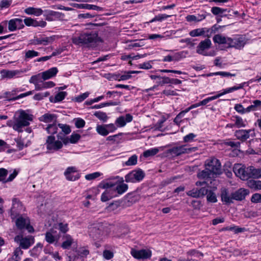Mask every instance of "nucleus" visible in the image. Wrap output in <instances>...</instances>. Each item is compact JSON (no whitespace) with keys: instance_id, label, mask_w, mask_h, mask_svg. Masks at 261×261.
I'll return each mask as SVG.
<instances>
[{"instance_id":"obj_38","label":"nucleus","mask_w":261,"mask_h":261,"mask_svg":"<svg viewBox=\"0 0 261 261\" xmlns=\"http://www.w3.org/2000/svg\"><path fill=\"white\" fill-rule=\"evenodd\" d=\"M128 189L127 185L125 184H121L116 186L115 191H116L118 194H122L124 193Z\"/></svg>"},{"instance_id":"obj_36","label":"nucleus","mask_w":261,"mask_h":261,"mask_svg":"<svg viewBox=\"0 0 261 261\" xmlns=\"http://www.w3.org/2000/svg\"><path fill=\"white\" fill-rule=\"evenodd\" d=\"M261 101L259 100H255L252 101V104L246 108L247 111L250 112L251 111H255L260 107Z\"/></svg>"},{"instance_id":"obj_31","label":"nucleus","mask_w":261,"mask_h":261,"mask_svg":"<svg viewBox=\"0 0 261 261\" xmlns=\"http://www.w3.org/2000/svg\"><path fill=\"white\" fill-rule=\"evenodd\" d=\"M230 38L225 37L221 35L217 34L213 37V40L218 44H227L229 42Z\"/></svg>"},{"instance_id":"obj_2","label":"nucleus","mask_w":261,"mask_h":261,"mask_svg":"<svg viewBox=\"0 0 261 261\" xmlns=\"http://www.w3.org/2000/svg\"><path fill=\"white\" fill-rule=\"evenodd\" d=\"M15 124L14 126V129L21 133L23 132L22 128L29 125L30 122L33 120V115L21 110L19 111L18 116L15 117Z\"/></svg>"},{"instance_id":"obj_7","label":"nucleus","mask_w":261,"mask_h":261,"mask_svg":"<svg viewBox=\"0 0 261 261\" xmlns=\"http://www.w3.org/2000/svg\"><path fill=\"white\" fill-rule=\"evenodd\" d=\"M14 241L19 243L20 247L24 249L29 248L34 243V238L32 237L23 238L20 235L14 238Z\"/></svg>"},{"instance_id":"obj_20","label":"nucleus","mask_w":261,"mask_h":261,"mask_svg":"<svg viewBox=\"0 0 261 261\" xmlns=\"http://www.w3.org/2000/svg\"><path fill=\"white\" fill-rule=\"evenodd\" d=\"M46 19L48 21H53L56 19H60L64 16V14L59 12H56L51 10H46L45 11Z\"/></svg>"},{"instance_id":"obj_44","label":"nucleus","mask_w":261,"mask_h":261,"mask_svg":"<svg viewBox=\"0 0 261 261\" xmlns=\"http://www.w3.org/2000/svg\"><path fill=\"white\" fill-rule=\"evenodd\" d=\"M207 200L210 202H217V198L215 194L211 190L208 191L207 190Z\"/></svg>"},{"instance_id":"obj_55","label":"nucleus","mask_w":261,"mask_h":261,"mask_svg":"<svg viewBox=\"0 0 261 261\" xmlns=\"http://www.w3.org/2000/svg\"><path fill=\"white\" fill-rule=\"evenodd\" d=\"M8 170L5 168H0V181H5V178L8 174Z\"/></svg>"},{"instance_id":"obj_1","label":"nucleus","mask_w":261,"mask_h":261,"mask_svg":"<svg viewBox=\"0 0 261 261\" xmlns=\"http://www.w3.org/2000/svg\"><path fill=\"white\" fill-rule=\"evenodd\" d=\"M98 34L95 31L83 32L79 36L73 37L72 41L75 45L89 44L95 43Z\"/></svg>"},{"instance_id":"obj_47","label":"nucleus","mask_w":261,"mask_h":261,"mask_svg":"<svg viewBox=\"0 0 261 261\" xmlns=\"http://www.w3.org/2000/svg\"><path fill=\"white\" fill-rule=\"evenodd\" d=\"M22 90H17V89H14L12 90L11 92H6L5 93V97L8 99L9 101H12V99L11 98H13L14 97H12V96L15 95L16 94V92L22 91Z\"/></svg>"},{"instance_id":"obj_21","label":"nucleus","mask_w":261,"mask_h":261,"mask_svg":"<svg viewBox=\"0 0 261 261\" xmlns=\"http://www.w3.org/2000/svg\"><path fill=\"white\" fill-rule=\"evenodd\" d=\"M248 194V191L247 190L241 188L237 191L232 193L231 196L234 200H242L244 199Z\"/></svg>"},{"instance_id":"obj_25","label":"nucleus","mask_w":261,"mask_h":261,"mask_svg":"<svg viewBox=\"0 0 261 261\" xmlns=\"http://www.w3.org/2000/svg\"><path fill=\"white\" fill-rule=\"evenodd\" d=\"M58 70L56 67H53L41 73L42 78L43 80H46L55 76Z\"/></svg>"},{"instance_id":"obj_60","label":"nucleus","mask_w":261,"mask_h":261,"mask_svg":"<svg viewBox=\"0 0 261 261\" xmlns=\"http://www.w3.org/2000/svg\"><path fill=\"white\" fill-rule=\"evenodd\" d=\"M89 92H85V93L78 96L77 97H75L76 101L79 102H82L89 96Z\"/></svg>"},{"instance_id":"obj_40","label":"nucleus","mask_w":261,"mask_h":261,"mask_svg":"<svg viewBox=\"0 0 261 261\" xmlns=\"http://www.w3.org/2000/svg\"><path fill=\"white\" fill-rule=\"evenodd\" d=\"M159 151L158 148H153L148 149L143 152V156L145 158L153 156L157 154Z\"/></svg>"},{"instance_id":"obj_57","label":"nucleus","mask_w":261,"mask_h":261,"mask_svg":"<svg viewBox=\"0 0 261 261\" xmlns=\"http://www.w3.org/2000/svg\"><path fill=\"white\" fill-rule=\"evenodd\" d=\"M151 61H149L147 62H144L142 64H140L138 65V67L140 69H149L152 68V66L150 64V62Z\"/></svg>"},{"instance_id":"obj_26","label":"nucleus","mask_w":261,"mask_h":261,"mask_svg":"<svg viewBox=\"0 0 261 261\" xmlns=\"http://www.w3.org/2000/svg\"><path fill=\"white\" fill-rule=\"evenodd\" d=\"M185 145L174 147L168 150V152L172 155L178 156L185 153Z\"/></svg>"},{"instance_id":"obj_24","label":"nucleus","mask_w":261,"mask_h":261,"mask_svg":"<svg viewBox=\"0 0 261 261\" xmlns=\"http://www.w3.org/2000/svg\"><path fill=\"white\" fill-rule=\"evenodd\" d=\"M55 39V36L37 38L34 40V43L36 45L43 44L44 45H46L49 43H51Z\"/></svg>"},{"instance_id":"obj_22","label":"nucleus","mask_w":261,"mask_h":261,"mask_svg":"<svg viewBox=\"0 0 261 261\" xmlns=\"http://www.w3.org/2000/svg\"><path fill=\"white\" fill-rule=\"evenodd\" d=\"M71 6L74 8L78 9H85L88 10H94L96 11H101L102 8L98 7L96 5H90V4H71Z\"/></svg>"},{"instance_id":"obj_59","label":"nucleus","mask_w":261,"mask_h":261,"mask_svg":"<svg viewBox=\"0 0 261 261\" xmlns=\"http://www.w3.org/2000/svg\"><path fill=\"white\" fill-rule=\"evenodd\" d=\"M11 4V1L2 0L0 3V8L1 9L3 8H8Z\"/></svg>"},{"instance_id":"obj_32","label":"nucleus","mask_w":261,"mask_h":261,"mask_svg":"<svg viewBox=\"0 0 261 261\" xmlns=\"http://www.w3.org/2000/svg\"><path fill=\"white\" fill-rule=\"evenodd\" d=\"M24 12L29 15L40 16L43 13V10L40 8L29 7L24 10Z\"/></svg>"},{"instance_id":"obj_13","label":"nucleus","mask_w":261,"mask_h":261,"mask_svg":"<svg viewBox=\"0 0 261 261\" xmlns=\"http://www.w3.org/2000/svg\"><path fill=\"white\" fill-rule=\"evenodd\" d=\"M207 193V189L205 187L200 189L194 188L187 192V194L193 198H200L204 196Z\"/></svg>"},{"instance_id":"obj_37","label":"nucleus","mask_w":261,"mask_h":261,"mask_svg":"<svg viewBox=\"0 0 261 261\" xmlns=\"http://www.w3.org/2000/svg\"><path fill=\"white\" fill-rule=\"evenodd\" d=\"M45 130L49 134L54 135L56 134L58 130L57 123L56 122L48 124L45 128Z\"/></svg>"},{"instance_id":"obj_39","label":"nucleus","mask_w":261,"mask_h":261,"mask_svg":"<svg viewBox=\"0 0 261 261\" xmlns=\"http://www.w3.org/2000/svg\"><path fill=\"white\" fill-rule=\"evenodd\" d=\"M96 131L99 134L104 136H107L109 134V130L106 127V125H97L96 126Z\"/></svg>"},{"instance_id":"obj_43","label":"nucleus","mask_w":261,"mask_h":261,"mask_svg":"<svg viewBox=\"0 0 261 261\" xmlns=\"http://www.w3.org/2000/svg\"><path fill=\"white\" fill-rule=\"evenodd\" d=\"M137 156L134 154L129 158L128 160L125 162V165L128 166L135 165L137 163Z\"/></svg>"},{"instance_id":"obj_51","label":"nucleus","mask_w":261,"mask_h":261,"mask_svg":"<svg viewBox=\"0 0 261 261\" xmlns=\"http://www.w3.org/2000/svg\"><path fill=\"white\" fill-rule=\"evenodd\" d=\"M101 173H100V172H94L93 173L87 174L85 176V178L87 180H93V179L96 178L98 177L99 176H100L101 175Z\"/></svg>"},{"instance_id":"obj_58","label":"nucleus","mask_w":261,"mask_h":261,"mask_svg":"<svg viewBox=\"0 0 261 261\" xmlns=\"http://www.w3.org/2000/svg\"><path fill=\"white\" fill-rule=\"evenodd\" d=\"M216 99H217V96H216L215 95L205 98L199 102L200 106L206 105L210 101L215 100Z\"/></svg>"},{"instance_id":"obj_9","label":"nucleus","mask_w":261,"mask_h":261,"mask_svg":"<svg viewBox=\"0 0 261 261\" xmlns=\"http://www.w3.org/2000/svg\"><path fill=\"white\" fill-rule=\"evenodd\" d=\"M46 144L48 150H58L63 146L62 142L59 140L56 141L55 137L52 135L48 136Z\"/></svg>"},{"instance_id":"obj_63","label":"nucleus","mask_w":261,"mask_h":261,"mask_svg":"<svg viewBox=\"0 0 261 261\" xmlns=\"http://www.w3.org/2000/svg\"><path fill=\"white\" fill-rule=\"evenodd\" d=\"M85 124V121L81 118H78L75 120V125L77 128H82Z\"/></svg>"},{"instance_id":"obj_42","label":"nucleus","mask_w":261,"mask_h":261,"mask_svg":"<svg viewBox=\"0 0 261 261\" xmlns=\"http://www.w3.org/2000/svg\"><path fill=\"white\" fill-rule=\"evenodd\" d=\"M221 75L222 76H235L236 75L234 73H230V72H224V71H219V72H216L214 73H211L207 74V76H212V75Z\"/></svg>"},{"instance_id":"obj_4","label":"nucleus","mask_w":261,"mask_h":261,"mask_svg":"<svg viewBox=\"0 0 261 261\" xmlns=\"http://www.w3.org/2000/svg\"><path fill=\"white\" fill-rule=\"evenodd\" d=\"M250 166L246 168L241 164H236L233 167V171L236 175L242 180H247L250 178Z\"/></svg>"},{"instance_id":"obj_14","label":"nucleus","mask_w":261,"mask_h":261,"mask_svg":"<svg viewBox=\"0 0 261 261\" xmlns=\"http://www.w3.org/2000/svg\"><path fill=\"white\" fill-rule=\"evenodd\" d=\"M24 27L23 21L20 18L11 19L8 22V29L10 31H14L16 29H21Z\"/></svg>"},{"instance_id":"obj_62","label":"nucleus","mask_w":261,"mask_h":261,"mask_svg":"<svg viewBox=\"0 0 261 261\" xmlns=\"http://www.w3.org/2000/svg\"><path fill=\"white\" fill-rule=\"evenodd\" d=\"M187 254L191 256H195L197 257L203 256V253L199 252L195 250H192L187 252Z\"/></svg>"},{"instance_id":"obj_15","label":"nucleus","mask_w":261,"mask_h":261,"mask_svg":"<svg viewBox=\"0 0 261 261\" xmlns=\"http://www.w3.org/2000/svg\"><path fill=\"white\" fill-rule=\"evenodd\" d=\"M59 238V235L57 233V231L54 229L47 231L45 234V240L49 244H53L55 242H57Z\"/></svg>"},{"instance_id":"obj_17","label":"nucleus","mask_w":261,"mask_h":261,"mask_svg":"<svg viewBox=\"0 0 261 261\" xmlns=\"http://www.w3.org/2000/svg\"><path fill=\"white\" fill-rule=\"evenodd\" d=\"M251 132H252L251 129H239L235 132L234 136L238 140L244 142L249 138Z\"/></svg>"},{"instance_id":"obj_19","label":"nucleus","mask_w":261,"mask_h":261,"mask_svg":"<svg viewBox=\"0 0 261 261\" xmlns=\"http://www.w3.org/2000/svg\"><path fill=\"white\" fill-rule=\"evenodd\" d=\"M24 24L27 26H33V27H44L46 25V22L43 20L37 21L30 17L24 19L23 21Z\"/></svg>"},{"instance_id":"obj_18","label":"nucleus","mask_w":261,"mask_h":261,"mask_svg":"<svg viewBox=\"0 0 261 261\" xmlns=\"http://www.w3.org/2000/svg\"><path fill=\"white\" fill-rule=\"evenodd\" d=\"M1 73L3 77L11 79L19 76L20 74L23 73V71L21 70H8L4 69L1 71Z\"/></svg>"},{"instance_id":"obj_3","label":"nucleus","mask_w":261,"mask_h":261,"mask_svg":"<svg viewBox=\"0 0 261 261\" xmlns=\"http://www.w3.org/2000/svg\"><path fill=\"white\" fill-rule=\"evenodd\" d=\"M206 170H208L213 175H219L221 173V165L220 161L216 158H213L207 159L204 164Z\"/></svg>"},{"instance_id":"obj_5","label":"nucleus","mask_w":261,"mask_h":261,"mask_svg":"<svg viewBox=\"0 0 261 261\" xmlns=\"http://www.w3.org/2000/svg\"><path fill=\"white\" fill-rule=\"evenodd\" d=\"M145 176L144 172L140 169L134 170L125 176L126 182H135L142 180Z\"/></svg>"},{"instance_id":"obj_35","label":"nucleus","mask_w":261,"mask_h":261,"mask_svg":"<svg viewBox=\"0 0 261 261\" xmlns=\"http://www.w3.org/2000/svg\"><path fill=\"white\" fill-rule=\"evenodd\" d=\"M205 28L196 29L191 31L189 34L192 37L200 36L205 35Z\"/></svg>"},{"instance_id":"obj_53","label":"nucleus","mask_w":261,"mask_h":261,"mask_svg":"<svg viewBox=\"0 0 261 261\" xmlns=\"http://www.w3.org/2000/svg\"><path fill=\"white\" fill-rule=\"evenodd\" d=\"M234 109L236 111L238 112L241 113V114H244L245 113H248V111H247L246 108L244 109L243 107V106L241 104H236L234 106Z\"/></svg>"},{"instance_id":"obj_12","label":"nucleus","mask_w":261,"mask_h":261,"mask_svg":"<svg viewBox=\"0 0 261 261\" xmlns=\"http://www.w3.org/2000/svg\"><path fill=\"white\" fill-rule=\"evenodd\" d=\"M58 139L62 141L63 143L65 144H67L68 142L71 143H76L80 140L81 136L79 134H75L71 135L69 138L66 137L62 133H59L57 135Z\"/></svg>"},{"instance_id":"obj_29","label":"nucleus","mask_w":261,"mask_h":261,"mask_svg":"<svg viewBox=\"0 0 261 261\" xmlns=\"http://www.w3.org/2000/svg\"><path fill=\"white\" fill-rule=\"evenodd\" d=\"M221 197L222 201L226 203L232 202L233 198L231 194L230 195L226 189L221 190Z\"/></svg>"},{"instance_id":"obj_64","label":"nucleus","mask_w":261,"mask_h":261,"mask_svg":"<svg viewBox=\"0 0 261 261\" xmlns=\"http://www.w3.org/2000/svg\"><path fill=\"white\" fill-rule=\"evenodd\" d=\"M95 16L94 14H92L89 13H83V14H80L78 15V18L79 19H85V18H93Z\"/></svg>"},{"instance_id":"obj_45","label":"nucleus","mask_w":261,"mask_h":261,"mask_svg":"<svg viewBox=\"0 0 261 261\" xmlns=\"http://www.w3.org/2000/svg\"><path fill=\"white\" fill-rule=\"evenodd\" d=\"M94 115L103 122H106L108 118L106 113L102 112H96L94 113Z\"/></svg>"},{"instance_id":"obj_16","label":"nucleus","mask_w":261,"mask_h":261,"mask_svg":"<svg viewBox=\"0 0 261 261\" xmlns=\"http://www.w3.org/2000/svg\"><path fill=\"white\" fill-rule=\"evenodd\" d=\"M133 116L130 114H127L125 116L119 117L116 120V124L118 127L124 126L126 123L131 122L133 120Z\"/></svg>"},{"instance_id":"obj_23","label":"nucleus","mask_w":261,"mask_h":261,"mask_svg":"<svg viewBox=\"0 0 261 261\" xmlns=\"http://www.w3.org/2000/svg\"><path fill=\"white\" fill-rule=\"evenodd\" d=\"M57 117L56 115L54 114L46 113L40 117L39 120L45 123H54L57 122Z\"/></svg>"},{"instance_id":"obj_52","label":"nucleus","mask_w":261,"mask_h":261,"mask_svg":"<svg viewBox=\"0 0 261 261\" xmlns=\"http://www.w3.org/2000/svg\"><path fill=\"white\" fill-rule=\"evenodd\" d=\"M170 78L166 76L161 77V79H158L156 82L158 85H163L165 84H168L170 83Z\"/></svg>"},{"instance_id":"obj_48","label":"nucleus","mask_w":261,"mask_h":261,"mask_svg":"<svg viewBox=\"0 0 261 261\" xmlns=\"http://www.w3.org/2000/svg\"><path fill=\"white\" fill-rule=\"evenodd\" d=\"M112 197L113 196L110 194V190H106V191L102 194L101 196V200L102 201L106 202Z\"/></svg>"},{"instance_id":"obj_33","label":"nucleus","mask_w":261,"mask_h":261,"mask_svg":"<svg viewBox=\"0 0 261 261\" xmlns=\"http://www.w3.org/2000/svg\"><path fill=\"white\" fill-rule=\"evenodd\" d=\"M231 119L234 122V125L238 128L243 127L246 126L245 121L240 116H233Z\"/></svg>"},{"instance_id":"obj_54","label":"nucleus","mask_w":261,"mask_h":261,"mask_svg":"<svg viewBox=\"0 0 261 261\" xmlns=\"http://www.w3.org/2000/svg\"><path fill=\"white\" fill-rule=\"evenodd\" d=\"M171 15H168L166 14H159L157 16H156L153 19L151 20V22H153L155 21H162L163 19H165L169 17H170Z\"/></svg>"},{"instance_id":"obj_46","label":"nucleus","mask_w":261,"mask_h":261,"mask_svg":"<svg viewBox=\"0 0 261 261\" xmlns=\"http://www.w3.org/2000/svg\"><path fill=\"white\" fill-rule=\"evenodd\" d=\"M58 125L61 128L62 132L64 133H61L64 135L65 137L66 135H68L71 132L70 128L68 125L59 123Z\"/></svg>"},{"instance_id":"obj_49","label":"nucleus","mask_w":261,"mask_h":261,"mask_svg":"<svg viewBox=\"0 0 261 261\" xmlns=\"http://www.w3.org/2000/svg\"><path fill=\"white\" fill-rule=\"evenodd\" d=\"M39 53L36 51L33 50H29L25 53V59H31L33 57H37V56H39Z\"/></svg>"},{"instance_id":"obj_28","label":"nucleus","mask_w":261,"mask_h":261,"mask_svg":"<svg viewBox=\"0 0 261 261\" xmlns=\"http://www.w3.org/2000/svg\"><path fill=\"white\" fill-rule=\"evenodd\" d=\"M29 220L27 218L19 216L15 221L16 225L19 229H22L29 223Z\"/></svg>"},{"instance_id":"obj_27","label":"nucleus","mask_w":261,"mask_h":261,"mask_svg":"<svg viewBox=\"0 0 261 261\" xmlns=\"http://www.w3.org/2000/svg\"><path fill=\"white\" fill-rule=\"evenodd\" d=\"M74 243L73 238L69 234H65L63 237V242L61 247L64 249H68Z\"/></svg>"},{"instance_id":"obj_34","label":"nucleus","mask_w":261,"mask_h":261,"mask_svg":"<svg viewBox=\"0 0 261 261\" xmlns=\"http://www.w3.org/2000/svg\"><path fill=\"white\" fill-rule=\"evenodd\" d=\"M250 178H261V168H255L250 166Z\"/></svg>"},{"instance_id":"obj_10","label":"nucleus","mask_w":261,"mask_h":261,"mask_svg":"<svg viewBox=\"0 0 261 261\" xmlns=\"http://www.w3.org/2000/svg\"><path fill=\"white\" fill-rule=\"evenodd\" d=\"M246 43V39L245 37L241 36L234 39L230 38L228 45L230 47H234L237 49L242 48Z\"/></svg>"},{"instance_id":"obj_61","label":"nucleus","mask_w":261,"mask_h":261,"mask_svg":"<svg viewBox=\"0 0 261 261\" xmlns=\"http://www.w3.org/2000/svg\"><path fill=\"white\" fill-rule=\"evenodd\" d=\"M251 201L252 202H261V194L256 193L252 195L251 197Z\"/></svg>"},{"instance_id":"obj_30","label":"nucleus","mask_w":261,"mask_h":261,"mask_svg":"<svg viewBox=\"0 0 261 261\" xmlns=\"http://www.w3.org/2000/svg\"><path fill=\"white\" fill-rule=\"evenodd\" d=\"M214 176L208 170H206V167H205V169L202 171H199L197 173V177L199 179H207L211 177H213Z\"/></svg>"},{"instance_id":"obj_11","label":"nucleus","mask_w":261,"mask_h":261,"mask_svg":"<svg viewBox=\"0 0 261 261\" xmlns=\"http://www.w3.org/2000/svg\"><path fill=\"white\" fill-rule=\"evenodd\" d=\"M131 254L133 256L137 259H146L151 256V252L150 250L146 249H141L140 250L132 249Z\"/></svg>"},{"instance_id":"obj_6","label":"nucleus","mask_w":261,"mask_h":261,"mask_svg":"<svg viewBox=\"0 0 261 261\" xmlns=\"http://www.w3.org/2000/svg\"><path fill=\"white\" fill-rule=\"evenodd\" d=\"M102 226L99 223H94L89 227V234L93 240H97L102 234Z\"/></svg>"},{"instance_id":"obj_8","label":"nucleus","mask_w":261,"mask_h":261,"mask_svg":"<svg viewBox=\"0 0 261 261\" xmlns=\"http://www.w3.org/2000/svg\"><path fill=\"white\" fill-rule=\"evenodd\" d=\"M212 45L211 41L209 39H206L201 41L197 47L196 52L203 56H214L213 54H207L205 50L209 49Z\"/></svg>"},{"instance_id":"obj_50","label":"nucleus","mask_w":261,"mask_h":261,"mask_svg":"<svg viewBox=\"0 0 261 261\" xmlns=\"http://www.w3.org/2000/svg\"><path fill=\"white\" fill-rule=\"evenodd\" d=\"M226 10L218 7H214L212 8L211 12L213 14L217 15L223 13Z\"/></svg>"},{"instance_id":"obj_41","label":"nucleus","mask_w":261,"mask_h":261,"mask_svg":"<svg viewBox=\"0 0 261 261\" xmlns=\"http://www.w3.org/2000/svg\"><path fill=\"white\" fill-rule=\"evenodd\" d=\"M67 95V93L66 92H60L55 96V99L53 101L51 100V98H50V100L53 102H57L62 101L64 99L65 96Z\"/></svg>"},{"instance_id":"obj_56","label":"nucleus","mask_w":261,"mask_h":261,"mask_svg":"<svg viewBox=\"0 0 261 261\" xmlns=\"http://www.w3.org/2000/svg\"><path fill=\"white\" fill-rule=\"evenodd\" d=\"M196 135L193 133H190L184 137V142L185 143L192 141L196 137Z\"/></svg>"}]
</instances>
